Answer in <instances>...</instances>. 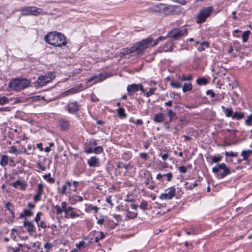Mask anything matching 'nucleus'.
Listing matches in <instances>:
<instances>
[{
  "label": "nucleus",
  "instance_id": "f257e3e1",
  "mask_svg": "<svg viewBox=\"0 0 252 252\" xmlns=\"http://www.w3.org/2000/svg\"><path fill=\"white\" fill-rule=\"evenodd\" d=\"M44 39L46 42L56 47H61L67 44L64 35L57 32L48 33L45 35Z\"/></svg>",
  "mask_w": 252,
  "mask_h": 252
},
{
  "label": "nucleus",
  "instance_id": "f03ea898",
  "mask_svg": "<svg viewBox=\"0 0 252 252\" xmlns=\"http://www.w3.org/2000/svg\"><path fill=\"white\" fill-rule=\"evenodd\" d=\"M152 43L153 39L148 37L132 46L133 51L137 55H141L146 49L151 46Z\"/></svg>",
  "mask_w": 252,
  "mask_h": 252
},
{
  "label": "nucleus",
  "instance_id": "7ed1b4c3",
  "mask_svg": "<svg viewBox=\"0 0 252 252\" xmlns=\"http://www.w3.org/2000/svg\"><path fill=\"white\" fill-rule=\"evenodd\" d=\"M30 84V81L25 78H17L12 80L8 86L12 90L20 91L27 88Z\"/></svg>",
  "mask_w": 252,
  "mask_h": 252
},
{
  "label": "nucleus",
  "instance_id": "20e7f679",
  "mask_svg": "<svg viewBox=\"0 0 252 252\" xmlns=\"http://www.w3.org/2000/svg\"><path fill=\"white\" fill-rule=\"evenodd\" d=\"M212 171L219 179L223 178L231 173L230 169L224 163H219L213 167Z\"/></svg>",
  "mask_w": 252,
  "mask_h": 252
},
{
  "label": "nucleus",
  "instance_id": "39448f33",
  "mask_svg": "<svg viewBox=\"0 0 252 252\" xmlns=\"http://www.w3.org/2000/svg\"><path fill=\"white\" fill-rule=\"evenodd\" d=\"M213 11L212 6L203 8L201 9L196 18V23L201 24L205 21Z\"/></svg>",
  "mask_w": 252,
  "mask_h": 252
},
{
  "label": "nucleus",
  "instance_id": "423d86ee",
  "mask_svg": "<svg viewBox=\"0 0 252 252\" xmlns=\"http://www.w3.org/2000/svg\"><path fill=\"white\" fill-rule=\"evenodd\" d=\"M55 75L53 72H49L45 75H40L37 80V83L39 86H43L46 84L51 82L54 78Z\"/></svg>",
  "mask_w": 252,
  "mask_h": 252
},
{
  "label": "nucleus",
  "instance_id": "0eeeda50",
  "mask_svg": "<svg viewBox=\"0 0 252 252\" xmlns=\"http://www.w3.org/2000/svg\"><path fill=\"white\" fill-rule=\"evenodd\" d=\"M187 30L186 29L175 30L173 31H170L167 36L170 34L171 35V38L173 40H178L180 39L184 35L187 34Z\"/></svg>",
  "mask_w": 252,
  "mask_h": 252
},
{
  "label": "nucleus",
  "instance_id": "6e6552de",
  "mask_svg": "<svg viewBox=\"0 0 252 252\" xmlns=\"http://www.w3.org/2000/svg\"><path fill=\"white\" fill-rule=\"evenodd\" d=\"M166 191L167 192L161 193L159 198L161 200H171L176 194V189L174 187L168 188Z\"/></svg>",
  "mask_w": 252,
  "mask_h": 252
},
{
  "label": "nucleus",
  "instance_id": "1a4fd4ad",
  "mask_svg": "<svg viewBox=\"0 0 252 252\" xmlns=\"http://www.w3.org/2000/svg\"><path fill=\"white\" fill-rule=\"evenodd\" d=\"M79 105L77 102L69 103L65 107V110L70 114L77 113L79 109Z\"/></svg>",
  "mask_w": 252,
  "mask_h": 252
},
{
  "label": "nucleus",
  "instance_id": "9d476101",
  "mask_svg": "<svg viewBox=\"0 0 252 252\" xmlns=\"http://www.w3.org/2000/svg\"><path fill=\"white\" fill-rule=\"evenodd\" d=\"M87 163L91 167H99L100 165L99 158L96 157H91L88 160Z\"/></svg>",
  "mask_w": 252,
  "mask_h": 252
},
{
  "label": "nucleus",
  "instance_id": "9b49d317",
  "mask_svg": "<svg viewBox=\"0 0 252 252\" xmlns=\"http://www.w3.org/2000/svg\"><path fill=\"white\" fill-rule=\"evenodd\" d=\"M139 86L138 84H136L128 85L126 88L128 95L131 96L137 92L139 90Z\"/></svg>",
  "mask_w": 252,
  "mask_h": 252
},
{
  "label": "nucleus",
  "instance_id": "f8f14e48",
  "mask_svg": "<svg viewBox=\"0 0 252 252\" xmlns=\"http://www.w3.org/2000/svg\"><path fill=\"white\" fill-rule=\"evenodd\" d=\"M47 13L43 9L36 6H32V15L38 16L39 15H46Z\"/></svg>",
  "mask_w": 252,
  "mask_h": 252
},
{
  "label": "nucleus",
  "instance_id": "ddd939ff",
  "mask_svg": "<svg viewBox=\"0 0 252 252\" xmlns=\"http://www.w3.org/2000/svg\"><path fill=\"white\" fill-rule=\"evenodd\" d=\"M70 187H72V183L70 181H67L62 186L60 192L62 194H65L67 193H70L72 191H68V189Z\"/></svg>",
  "mask_w": 252,
  "mask_h": 252
},
{
  "label": "nucleus",
  "instance_id": "4468645a",
  "mask_svg": "<svg viewBox=\"0 0 252 252\" xmlns=\"http://www.w3.org/2000/svg\"><path fill=\"white\" fill-rule=\"evenodd\" d=\"M103 151V148L101 146H97L94 148L89 147L85 148V152L87 154L94 153L95 154L101 153Z\"/></svg>",
  "mask_w": 252,
  "mask_h": 252
},
{
  "label": "nucleus",
  "instance_id": "2eb2a0df",
  "mask_svg": "<svg viewBox=\"0 0 252 252\" xmlns=\"http://www.w3.org/2000/svg\"><path fill=\"white\" fill-rule=\"evenodd\" d=\"M23 225L27 227V231L29 232H33L35 231L34 225L31 221H29L28 220L24 221Z\"/></svg>",
  "mask_w": 252,
  "mask_h": 252
},
{
  "label": "nucleus",
  "instance_id": "dca6fc26",
  "mask_svg": "<svg viewBox=\"0 0 252 252\" xmlns=\"http://www.w3.org/2000/svg\"><path fill=\"white\" fill-rule=\"evenodd\" d=\"M67 204L66 202L63 201L61 203V206H60L59 205H56L55 206V209L56 210V214L57 215H60L61 214L63 211V210H65L66 208H67Z\"/></svg>",
  "mask_w": 252,
  "mask_h": 252
},
{
  "label": "nucleus",
  "instance_id": "f3484780",
  "mask_svg": "<svg viewBox=\"0 0 252 252\" xmlns=\"http://www.w3.org/2000/svg\"><path fill=\"white\" fill-rule=\"evenodd\" d=\"M165 114L162 113H159L154 116L153 120L156 123H161L164 121Z\"/></svg>",
  "mask_w": 252,
  "mask_h": 252
},
{
  "label": "nucleus",
  "instance_id": "a211bd4d",
  "mask_svg": "<svg viewBox=\"0 0 252 252\" xmlns=\"http://www.w3.org/2000/svg\"><path fill=\"white\" fill-rule=\"evenodd\" d=\"M60 126L62 130H66L70 126L69 122L65 119H62L60 122Z\"/></svg>",
  "mask_w": 252,
  "mask_h": 252
},
{
  "label": "nucleus",
  "instance_id": "6ab92c4d",
  "mask_svg": "<svg viewBox=\"0 0 252 252\" xmlns=\"http://www.w3.org/2000/svg\"><path fill=\"white\" fill-rule=\"evenodd\" d=\"M22 16L32 15V6L22 8L20 10Z\"/></svg>",
  "mask_w": 252,
  "mask_h": 252
},
{
  "label": "nucleus",
  "instance_id": "aec40b11",
  "mask_svg": "<svg viewBox=\"0 0 252 252\" xmlns=\"http://www.w3.org/2000/svg\"><path fill=\"white\" fill-rule=\"evenodd\" d=\"M134 53L132 49V47H131L129 48H126L124 49H123L119 53V56L120 57H123L126 55H127L128 54Z\"/></svg>",
  "mask_w": 252,
  "mask_h": 252
},
{
  "label": "nucleus",
  "instance_id": "412c9836",
  "mask_svg": "<svg viewBox=\"0 0 252 252\" xmlns=\"http://www.w3.org/2000/svg\"><path fill=\"white\" fill-rule=\"evenodd\" d=\"M79 88H80V87L78 86L77 87H74V88H71V89H69L68 90L64 92L63 94V96H67L69 95H71V94H75L78 92Z\"/></svg>",
  "mask_w": 252,
  "mask_h": 252
},
{
  "label": "nucleus",
  "instance_id": "4be33fe9",
  "mask_svg": "<svg viewBox=\"0 0 252 252\" xmlns=\"http://www.w3.org/2000/svg\"><path fill=\"white\" fill-rule=\"evenodd\" d=\"M221 109L224 111L226 117H231V118H232L233 112L232 108H226L224 106H222Z\"/></svg>",
  "mask_w": 252,
  "mask_h": 252
},
{
  "label": "nucleus",
  "instance_id": "5701e85b",
  "mask_svg": "<svg viewBox=\"0 0 252 252\" xmlns=\"http://www.w3.org/2000/svg\"><path fill=\"white\" fill-rule=\"evenodd\" d=\"M174 8V6L171 5H164L162 8V10L165 14L169 15L172 13Z\"/></svg>",
  "mask_w": 252,
  "mask_h": 252
},
{
  "label": "nucleus",
  "instance_id": "b1692460",
  "mask_svg": "<svg viewBox=\"0 0 252 252\" xmlns=\"http://www.w3.org/2000/svg\"><path fill=\"white\" fill-rule=\"evenodd\" d=\"M252 155V150H243L242 152L241 155L244 160H248L249 157Z\"/></svg>",
  "mask_w": 252,
  "mask_h": 252
},
{
  "label": "nucleus",
  "instance_id": "393cba45",
  "mask_svg": "<svg viewBox=\"0 0 252 252\" xmlns=\"http://www.w3.org/2000/svg\"><path fill=\"white\" fill-rule=\"evenodd\" d=\"M192 76L191 74H189L188 75H186L185 74H182L179 76V80L181 81H191L192 80Z\"/></svg>",
  "mask_w": 252,
  "mask_h": 252
},
{
  "label": "nucleus",
  "instance_id": "a878e982",
  "mask_svg": "<svg viewBox=\"0 0 252 252\" xmlns=\"http://www.w3.org/2000/svg\"><path fill=\"white\" fill-rule=\"evenodd\" d=\"M192 86L191 83H185L184 84L182 90L184 93L190 91L192 90Z\"/></svg>",
  "mask_w": 252,
  "mask_h": 252
},
{
  "label": "nucleus",
  "instance_id": "bb28decb",
  "mask_svg": "<svg viewBox=\"0 0 252 252\" xmlns=\"http://www.w3.org/2000/svg\"><path fill=\"white\" fill-rule=\"evenodd\" d=\"M209 46V43L208 42H203L200 43L199 46L198 47V50L199 52L204 51L206 48H208Z\"/></svg>",
  "mask_w": 252,
  "mask_h": 252
},
{
  "label": "nucleus",
  "instance_id": "cd10ccee",
  "mask_svg": "<svg viewBox=\"0 0 252 252\" xmlns=\"http://www.w3.org/2000/svg\"><path fill=\"white\" fill-rule=\"evenodd\" d=\"M167 115L170 118V121H173L177 118L176 113L171 109H167Z\"/></svg>",
  "mask_w": 252,
  "mask_h": 252
},
{
  "label": "nucleus",
  "instance_id": "c85d7f7f",
  "mask_svg": "<svg viewBox=\"0 0 252 252\" xmlns=\"http://www.w3.org/2000/svg\"><path fill=\"white\" fill-rule=\"evenodd\" d=\"M117 113H118V116L120 118H125L126 116V115L125 113V109L122 107H121V108H119L118 109Z\"/></svg>",
  "mask_w": 252,
  "mask_h": 252
},
{
  "label": "nucleus",
  "instance_id": "c756f323",
  "mask_svg": "<svg viewBox=\"0 0 252 252\" xmlns=\"http://www.w3.org/2000/svg\"><path fill=\"white\" fill-rule=\"evenodd\" d=\"M196 82L198 85H205L208 83V80L205 77H201L198 78Z\"/></svg>",
  "mask_w": 252,
  "mask_h": 252
},
{
  "label": "nucleus",
  "instance_id": "7c9ffc66",
  "mask_svg": "<svg viewBox=\"0 0 252 252\" xmlns=\"http://www.w3.org/2000/svg\"><path fill=\"white\" fill-rule=\"evenodd\" d=\"M244 117V114L243 113H240L238 112H235L233 114L232 119L241 120Z\"/></svg>",
  "mask_w": 252,
  "mask_h": 252
},
{
  "label": "nucleus",
  "instance_id": "2f4dec72",
  "mask_svg": "<svg viewBox=\"0 0 252 252\" xmlns=\"http://www.w3.org/2000/svg\"><path fill=\"white\" fill-rule=\"evenodd\" d=\"M8 157L6 155H2L0 161V164L2 166H5L8 163Z\"/></svg>",
  "mask_w": 252,
  "mask_h": 252
},
{
  "label": "nucleus",
  "instance_id": "473e14b6",
  "mask_svg": "<svg viewBox=\"0 0 252 252\" xmlns=\"http://www.w3.org/2000/svg\"><path fill=\"white\" fill-rule=\"evenodd\" d=\"M250 33L251 32L249 31H245L243 33L242 37L243 42H246L248 40Z\"/></svg>",
  "mask_w": 252,
  "mask_h": 252
},
{
  "label": "nucleus",
  "instance_id": "72a5a7b5",
  "mask_svg": "<svg viewBox=\"0 0 252 252\" xmlns=\"http://www.w3.org/2000/svg\"><path fill=\"white\" fill-rule=\"evenodd\" d=\"M98 208L97 206H94L91 204H89L86 208V211L90 212L91 211H94L95 213H97Z\"/></svg>",
  "mask_w": 252,
  "mask_h": 252
},
{
  "label": "nucleus",
  "instance_id": "f704fd0d",
  "mask_svg": "<svg viewBox=\"0 0 252 252\" xmlns=\"http://www.w3.org/2000/svg\"><path fill=\"white\" fill-rule=\"evenodd\" d=\"M32 212L28 210V209H25L23 212V213L21 214L20 215V218H25L26 217H30L32 215Z\"/></svg>",
  "mask_w": 252,
  "mask_h": 252
},
{
  "label": "nucleus",
  "instance_id": "c9c22d12",
  "mask_svg": "<svg viewBox=\"0 0 252 252\" xmlns=\"http://www.w3.org/2000/svg\"><path fill=\"white\" fill-rule=\"evenodd\" d=\"M97 145V142L95 139H93L89 141V142L86 143L85 145L86 148L89 147L93 148V146Z\"/></svg>",
  "mask_w": 252,
  "mask_h": 252
},
{
  "label": "nucleus",
  "instance_id": "e433bc0d",
  "mask_svg": "<svg viewBox=\"0 0 252 252\" xmlns=\"http://www.w3.org/2000/svg\"><path fill=\"white\" fill-rule=\"evenodd\" d=\"M9 102V99L6 96H3L0 97V105H3L5 104L8 103Z\"/></svg>",
  "mask_w": 252,
  "mask_h": 252
},
{
  "label": "nucleus",
  "instance_id": "4c0bfd02",
  "mask_svg": "<svg viewBox=\"0 0 252 252\" xmlns=\"http://www.w3.org/2000/svg\"><path fill=\"white\" fill-rule=\"evenodd\" d=\"M8 152L15 155L20 154L21 153V152L19 151L14 146H12L10 147Z\"/></svg>",
  "mask_w": 252,
  "mask_h": 252
},
{
  "label": "nucleus",
  "instance_id": "58836bf2",
  "mask_svg": "<svg viewBox=\"0 0 252 252\" xmlns=\"http://www.w3.org/2000/svg\"><path fill=\"white\" fill-rule=\"evenodd\" d=\"M127 215L126 216L128 218L133 219L136 218L137 216V213L135 212H130L129 211H127Z\"/></svg>",
  "mask_w": 252,
  "mask_h": 252
},
{
  "label": "nucleus",
  "instance_id": "ea45409f",
  "mask_svg": "<svg viewBox=\"0 0 252 252\" xmlns=\"http://www.w3.org/2000/svg\"><path fill=\"white\" fill-rule=\"evenodd\" d=\"M43 178L50 183H54L55 182V180L53 178L51 177L50 173L44 175L43 176Z\"/></svg>",
  "mask_w": 252,
  "mask_h": 252
},
{
  "label": "nucleus",
  "instance_id": "a19ab883",
  "mask_svg": "<svg viewBox=\"0 0 252 252\" xmlns=\"http://www.w3.org/2000/svg\"><path fill=\"white\" fill-rule=\"evenodd\" d=\"M73 208L71 206L68 207L65 210H63V212L65 213V218H69L68 214L71 212V211L73 210Z\"/></svg>",
  "mask_w": 252,
  "mask_h": 252
},
{
  "label": "nucleus",
  "instance_id": "79ce46f5",
  "mask_svg": "<svg viewBox=\"0 0 252 252\" xmlns=\"http://www.w3.org/2000/svg\"><path fill=\"white\" fill-rule=\"evenodd\" d=\"M166 38V36H160L159 37H158L156 40L155 41H153V43H152V44L151 45L152 46H156L160 41L162 40H164Z\"/></svg>",
  "mask_w": 252,
  "mask_h": 252
},
{
  "label": "nucleus",
  "instance_id": "37998d69",
  "mask_svg": "<svg viewBox=\"0 0 252 252\" xmlns=\"http://www.w3.org/2000/svg\"><path fill=\"white\" fill-rule=\"evenodd\" d=\"M170 86L173 88L179 89L181 88L182 84L177 82H171L170 83Z\"/></svg>",
  "mask_w": 252,
  "mask_h": 252
},
{
  "label": "nucleus",
  "instance_id": "c03bdc74",
  "mask_svg": "<svg viewBox=\"0 0 252 252\" xmlns=\"http://www.w3.org/2000/svg\"><path fill=\"white\" fill-rule=\"evenodd\" d=\"M72 185L73 186V188L72 189H69L68 191H75L77 190V187L78 186L79 183L77 181H74L73 183H72Z\"/></svg>",
  "mask_w": 252,
  "mask_h": 252
},
{
  "label": "nucleus",
  "instance_id": "a18cd8bd",
  "mask_svg": "<svg viewBox=\"0 0 252 252\" xmlns=\"http://www.w3.org/2000/svg\"><path fill=\"white\" fill-rule=\"evenodd\" d=\"M148 206V203L145 200H142L140 204L139 207L143 210H145Z\"/></svg>",
  "mask_w": 252,
  "mask_h": 252
},
{
  "label": "nucleus",
  "instance_id": "49530a36",
  "mask_svg": "<svg viewBox=\"0 0 252 252\" xmlns=\"http://www.w3.org/2000/svg\"><path fill=\"white\" fill-rule=\"evenodd\" d=\"M246 125L250 126L252 124V114L248 116L247 119L245 121Z\"/></svg>",
  "mask_w": 252,
  "mask_h": 252
},
{
  "label": "nucleus",
  "instance_id": "de8ad7c7",
  "mask_svg": "<svg viewBox=\"0 0 252 252\" xmlns=\"http://www.w3.org/2000/svg\"><path fill=\"white\" fill-rule=\"evenodd\" d=\"M225 155L226 157H236L237 156V153L232 152V151H231V152L225 151Z\"/></svg>",
  "mask_w": 252,
  "mask_h": 252
},
{
  "label": "nucleus",
  "instance_id": "09e8293b",
  "mask_svg": "<svg viewBox=\"0 0 252 252\" xmlns=\"http://www.w3.org/2000/svg\"><path fill=\"white\" fill-rule=\"evenodd\" d=\"M156 90V88H155L150 89L149 91L146 94V97H148L153 95L154 94Z\"/></svg>",
  "mask_w": 252,
  "mask_h": 252
},
{
  "label": "nucleus",
  "instance_id": "8fccbe9b",
  "mask_svg": "<svg viewBox=\"0 0 252 252\" xmlns=\"http://www.w3.org/2000/svg\"><path fill=\"white\" fill-rule=\"evenodd\" d=\"M37 224L38 227L42 228H46L47 227V225L44 220L38 221Z\"/></svg>",
  "mask_w": 252,
  "mask_h": 252
},
{
  "label": "nucleus",
  "instance_id": "3c124183",
  "mask_svg": "<svg viewBox=\"0 0 252 252\" xmlns=\"http://www.w3.org/2000/svg\"><path fill=\"white\" fill-rule=\"evenodd\" d=\"M222 157L220 156H214L212 158V161L213 162L217 163L221 160Z\"/></svg>",
  "mask_w": 252,
  "mask_h": 252
},
{
  "label": "nucleus",
  "instance_id": "603ef678",
  "mask_svg": "<svg viewBox=\"0 0 252 252\" xmlns=\"http://www.w3.org/2000/svg\"><path fill=\"white\" fill-rule=\"evenodd\" d=\"M41 193L37 192L36 194L33 197V200L35 202H38L40 200V197Z\"/></svg>",
  "mask_w": 252,
  "mask_h": 252
},
{
  "label": "nucleus",
  "instance_id": "864d4df0",
  "mask_svg": "<svg viewBox=\"0 0 252 252\" xmlns=\"http://www.w3.org/2000/svg\"><path fill=\"white\" fill-rule=\"evenodd\" d=\"M42 213L41 212H38L34 218V220L36 223H38L40 220V216L42 215Z\"/></svg>",
  "mask_w": 252,
  "mask_h": 252
},
{
  "label": "nucleus",
  "instance_id": "5fc2aeb1",
  "mask_svg": "<svg viewBox=\"0 0 252 252\" xmlns=\"http://www.w3.org/2000/svg\"><path fill=\"white\" fill-rule=\"evenodd\" d=\"M79 214H76L74 211H73V210L68 214L69 218L71 219H74L76 217H79Z\"/></svg>",
  "mask_w": 252,
  "mask_h": 252
},
{
  "label": "nucleus",
  "instance_id": "6e6d98bb",
  "mask_svg": "<svg viewBox=\"0 0 252 252\" xmlns=\"http://www.w3.org/2000/svg\"><path fill=\"white\" fill-rule=\"evenodd\" d=\"M178 170L181 173H185L187 172V168L185 166H181L179 167Z\"/></svg>",
  "mask_w": 252,
  "mask_h": 252
},
{
  "label": "nucleus",
  "instance_id": "4d7b16f0",
  "mask_svg": "<svg viewBox=\"0 0 252 252\" xmlns=\"http://www.w3.org/2000/svg\"><path fill=\"white\" fill-rule=\"evenodd\" d=\"M37 192L42 194L43 189V185L42 184H39L37 186Z\"/></svg>",
  "mask_w": 252,
  "mask_h": 252
},
{
  "label": "nucleus",
  "instance_id": "13d9d810",
  "mask_svg": "<svg viewBox=\"0 0 252 252\" xmlns=\"http://www.w3.org/2000/svg\"><path fill=\"white\" fill-rule=\"evenodd\" d=\"M85 242H84L83 241H81L79 242V243L78 244H76V246L78 249H80L81 248L84 247V246L85 245Z\"/></svg>",
  "mask_w": 252,
  "mask_h": 252
},
{
  "label": "nucleus",
  "instance_id": "bf43d9fd",
  "mask_svg": "<svg viewBox=\"0 0 252 252\" xmlns=\"http://www.w3.org/2000/svg\"><path fill=\"white\" fill-rule=\"evenodd\" d=\"M32 98L33 99V100L36 101V100H41V99L44 100L45 98L44 96H40V95H35V96H33L32 97Z\"/></svg>",
  "mask_w": 252,
  "mask_h": 252
},
{
  "label": "nucleus",
  "instance_id": "052dcab7",
  "mask_svg": "<svg viewBox=\"0 0 252 252\" xmlns=\"http://www.w3.org/2000/svg\"><path fill=\"white\" fill-rule=\"evenodd\" d=\"M11 110V107H2L0 108V112H9Z\"/></svg>",
  "mask_w": 252,
  "mask_h": 252
},
{
  "label": "nucleus",
  "instance_id": "680f3d73",
  "mask_svg": "<svg viewBox=\"0 0 252 252\" xmlns=\"http://www.w3.org/2000/svg\"><path fill=\"white\" fill-rule=\"evenodd\" d=\"M206 94L207 95H210L212 97H214L216 95L215 93L211 90H208L206 92Z\"/></svg>",
  "mask_w": 252,
  "mask_h": 252
},
{
  "label": "nucleus",
  "instance_id": "e2e57ef3",
  "mask_svg": "<svg viewBox=\"0 0 252 252\" xmlns=\"http://www.w3.org/2000/svg\"><path fill=\"white\" fill-rule=\"evenodd\" d=\"M166 177H167V180L168 182L171 181L173 178V174L172 173L170 172L166 174Z\"/></svg>",
  "mask_w": 252,
  "mask_h": 252
},
{
  "label": "nucleus",
  "instance_id": "0e129e2a",
  "mask_svg": "<svg viewBox=\"0 0 252 252\" xmlns=\"http://www.w3.org/2000/svg\"><path fill=\"white\" fill-rule=\"evenodd\" d=\"M173 1L180 3L182 5H185L187 4V1L186 0H172Z\"/></svg>",
  "mask_w": 252,
  "mask_h": 252
},
{
  "label": "nucleus",
  "instance_id": "69168bd1",
  "mask_svg": "<svg viewBox=\"0 0 252 252\" xmlns=\"http://www.w3.org/2000/svg\"><path fill=\"white\" fill-rule=\"evenodd\" d=\"M140 157L142 158H143L145 160H147V158H148V155H147V154H146L145 153H141L140 154Z\"/></svg>",
  "mask_w": 252,
  "mask_h": 252
},
{
  "label": "nucleus",
  "instance_id": "338daca9",
  "mask_svg": "<svg viewBox=\"0 0 252 252\" xmlns=\"http://www.w3.org/2000/svg\"><path fill=\"white\" fill-rule=\"evenodd\" d=\"M22 184V182L19 181H17L12 184V186L15 188H17L18 186Z\"/></svg>",
  "mask_w": 252,
  "mask_h": 252
},
{
  "label": "nucleus",
  "instance_id": "774afa93",
  "mask_svg": "<svg viewBox=\"0 0 252 252\" xmlns=\"http://www.w3.org/2000/svg\"><path fill=\"white\" fill-rule=\"evenodd\" d=\"M44 247L45 249L50 250L52 248V245L49 243H46L44 245Z\"/></svg>",
  "mask_w": 252,
  "mask_h": 252
}]
</instances>
